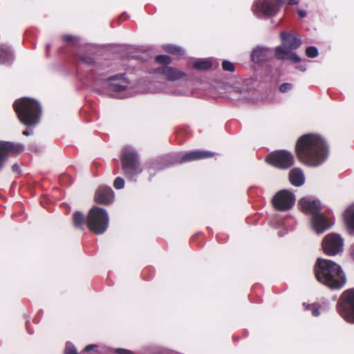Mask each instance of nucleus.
I'll return each instance as SVG.
<instances>
[{
  "label": "nucleus",
  "mask_w": 354,
  "mask_h": 354,
  "mask_svg": "<svg viewBox=\"0 0 354 354\" xmlns=\"http://www.w3.org/2000/svg\"><path fill=\"white\" fill-rule=\"evenodd\" d=\"M328 153V147L324 138L317 134H304L299 138L295 145L297 159L308 166L321 165L327 158Z\"/></svg>",
  "instance_id": "1"
},
{
  "label": "nucleus",
  "mask_w": 354,
  "mask_h": 354,
  "mask_svg": "<svg viewBox=\"0 0 354 354\" xmlns=\"http://www.w3.org/2000/svg\"><path fill=\"white\" fill-rule=\"evenodd\" d=\"M314 271L317 281L330 289H341L346 283V277L341 266L331 260L318 258Z\"/></svg>",
  "instance_id": "2"
},
{
  "label": "nucleus",
  "mask_w": 354,
  "mask_h": 354,
  "mask_svg": "<svg viewBox=\"0 0 354 354\" xmlns=\"http://www.w3.org/2000/svg\"><path fill=\"white\" fill-rule=\"evenodd\" d=\"M13 109L19 121L26 126L37 124L40 119L41 109L37 101L29 97H21L15 101Z\"/></svg>",
  "instance_id": "3"
},
{
  "label": "nucleus",
  "mask_w": 354,
  "mask_h": 354,
  "mask_svg": "<svg viewBox=\"0 0 354 354\" xmlns=\"http://www.w3.org/2000/svg\"><path fill=\"white\" fill-rule=\"evenodd\" d=\"M86 225L95 234H103L109 225V216L106 210L97 206L93 207L88 213Z\"/></svg>",
  "instance_id": "4"
},
{
  "label": "nucleus",
  "mask_w": 354,
  "mask_h": 354,
  "mask_svg": "<svg viewBox=\"0 0 354 354\" xmlns=\"http://www.w3.org/2000/svg\"><path fill=\"white\" fill-rule=\"evenodd\" d=\"M155 62L160 64V66L153 69L151 73L161 75L165 79L171 82L178 80L185 76V73L183 71L176 68L169 66L172 59L168 55H157L155 57Z\"/></svg>",
  "instance_id": "5"
},
{
  "label": "nucleus",
  "mask_w": 354,
  "mask_h": 354,
  "mask_svg": "<svg viewBox=\"0 0 354 354\" xmlns=\"http://www.w3.org/2000/svg\"><path fill=\"white\" fill-rule=\"evenodd\" d=\"M336 310L346 322L354 324V288L346 289L341 294Z\"/></svg>",
  "instance_id": "6"
},
{
  "label": "nucleus",
  "mask_w": 354,
  "mask_h": 354,
  "mask_svg": "<svg viewBox=\"0 0 354 354\" xmlns=\"http://www.w3.org/2000/svg\"><path fill=\"white\" fill-rule=\"evenodd\" d=\"M266 162L270 165L279 169L290 168L295 163L293 154L286 149L275 150L268 153Z\"/></svg>",
  "instance_id": "7"
},
{
  "label": "nucleus",
  "mask_w": 354,
  "mask_h": 354,
  "mask_svg": "<svg viewBox=\"0 0 354 354\" xmlns=\"http://www.w3.org/2000/svg\"><path fill=\"white\" fill-rule=\"evenodd\" d=\"M123 174L129 178H132L141 173L142 169L136 153L131 151L123 152L121 158Z\"/></svg>",
  "instance_id": "8"
},
{
  "label": "nucleus",
  "mask_w": 354,
  "mask_h": 354,
  "mask_svg": "<svg viewBox=\"0 0 354 354\" xmlns=\"http://www.w3.org/2000/svg\"><path fill=\"white\" fill-rule=\"evenodd\" d=\"M295 195L290 191L283 189L279 191L272 198L273 207L281 212L290 209L295 204Z\"/></svg>",
  "instance_id": "9"
},
{
  "label": "nucleus",
  "mask_w": 354,
  "mask_h": 354,
  "mask_svg": "<svg viewBox=\"0 0 354 354\" xmlns=\"http://www.w3.org/2000/svg\"><path fill=\"white\" fill-rule=\"evenodd\" d=\"M344 241L337 234H329L322 241V249L324 254L329 256H335L342 250Z\"/></svg>",
  "instance_id": "10"
},
{
  "label": "nucleus",
  "mask_w": 354,
  "mask_h": 354,
  "mask_svg": "<svg viewBox=\"0 0 354 354\" xmlns=\"http://www.w3.org/2000/svg\"><path fill=\"white\" fill-rule=\"evenodd\" d=\"M24 150L23 145L10 141H0V170L9 156L21 153Z\"/></svg>",
  "instance_id": "11"
},
{
  "label": "nucleus",
  "mask_w": 354,
  "mask_h": 354,
  "mask_svg": "<svg viewBox=\"0 0 354 354\" xmlns=\"http://www.w3.org/2000/svg\"><path fill=\"white\" fill-rule=\"evenodd\" d=\"M285 3V0H259L257 8L266 16L275 15L281 6Z\"/></svg>",
  "instance_id": "12"
},
{
  "label": "nucleus",
  "mask_w": 354,
  "mask_h": 354,
  "mask_svg": "<svg viewBox=\"0 0 354 354\" xmlns=\"http://www.w3.org/2000/svg\"><path fill=\"white\" fill-rule=\"evenodd\" d=\"M214 156L215 153L209 151L195 150L185 153L184 155L177 158L176 161L178 163L182 164L187 162L211 158Z\"/></svg>",
  "instance_id": "13"
},
{
  "label": "nucleus",
  "mask_w": 354,
  "mask_h": 354,
  "mask_svg": "<svg viewBox=\"0 0 354 354\" xmlns=\"http://www.w3.org/2000/svg\"><path fill=\"white\" fill-rule=\"evenodd\" d=\"M299 203L301 211L306 214L311 215L312 217L322 212V206L319 201L308 198H302Z\"/></svg>",
  "instance_id": "14"
},
{
  "label": "nucleus",
  "mask_w": 354,
  "mask_h": 354,
  "mask_svg": "<svg viewBox=\"0 0 354 354\" xmlns=\"http://www.w3.org/2000/svg\"><path fill=\"white\" fill-rule=\"evenodd\" d=\"M95 201L100 205H109L114 198V192L109 187H100L95 194Z\"/></svg>",
  "instance_id": "15"
},
{
  "label": "nucleus",
  "mask_w": 354,
  "mask_h": 354,
  "mask_svg": "<svg viewBox=\"0 0 354 354\" xmlns=\"http://www.w3.org/2000/svg\"><path fill=\"white\" fill-rule=\"evenodd\" d=\"M313 229L317 233H322L330 227L329 220L321 212L312 217Z\"/></svg>",
  "instance_id": "16"
},
{
  "label": "nucleus",
  "mask_w": 354,
  "mask_h": 354,
  "mask_svg": "<svg viewBox=\"0 0 354 354\" xmlns=\"http://www.w3.org/2000/svg\"><path fill=\"white\" fill-rule=\"evenodd\" d=\"M281 39L285 50H295L301 45V41L290 33L281 32Z\"/></svg>",
  "instance_id": "17"
},
{
  "label": "nucleus",
  "mask_w": 354,
  "mask_h": 354,
  "mask_svg": "<svg viewBox=\"0 0 354 354\" xmlns=\"http://www.w3.org/2000/svg\"><path fill=\"white\" fill-rule=\"evenodd\" d=\"M291 50L278 46L275 48V57L280 60L288 59L295 63L299 62L301 58L296 53L290 52Z\"/></svg>",
  "instance_id": "18"
},
{
  "label": "nucleus",
  "mask_w": 354,
  "mask_h": 354,
  "mask_svg": "<svg viewBox=\"0 0 354 354\" xmlns=\"http://www.w3.org/2000/svg\"><path fill=\"white\" fill-rule=\"evenodd\" d=\"M289 180L291 184L296 187L302 185L304 183L302 170L299 168L292 169L289 172Z\"/></svg>",
  "instance_id": "19"
},
{
  "label": "nucleus",
  "mask_w": 354,
  "mask_h": 354,
  "mask_svg": "<svg viewBox=\"0 0 354 354\" xmlns=\"http://www.w3.org/2000/svg\"><path fill=\"white\" fill-rule=\"evenodd\" d=\"M267 51L266 48L262 47H257L254 49L251 55L252 61L254 63L264 62L267 57Z\"/></svg>",
  "instance_id": "20"
},
{
  "label": "nucleus",
  "mask_w": 354,
  "mask_h": 354,
  "mask_svg": "<svg viewBox=\"0 0 354 354\" xmlns=\"http://www.w3.org/2000/svg\"><path fill=\"white\" fill-rule=\"evenodd\" d=\"M72 223L75 228L83 229L84 225L86 224V218L83 213L76 211L72 215Z\"/></svg>",
  "instance_id": "21"
},
{
  "label": "nucleus",
  "mask_w": 354,
  "mask_h": 354,
  "mask_svg": "<svg viewBox=\"0 0 354 354\" xmlns=\"http://www.w3.org/2000/svg\"><path fill=\"white\" fill-rule=\"evenodd\" d=\"M12 60V53L10 47L6 45L0 46V64H10Z\"/></svg>",
  "instance_id": "22"
},
{
  "label": "nucleus",
  "mask_w": 354,
  "mask_h": 354,
  "mask_svg": "<svg viewBox=\"0 0 354 354\" xmlns=\"http://www.w3.org/2000/svg\"><path fill=\"white\" fill-rule=\"evenodd\" d=\"M344 222L348 228L354 232V205L349 207L344 214Z\"/></svg>",
  "instance_id": "23"
},
{
  "label": "nucleus",
  "mask_w": 354,
  "mask_h": 354,
  "mask_svg": "<svg viewBox=\"0 0 354 354\" xmlns=\"http://www.w3.org/2000/svg\"><path fill=\"white\" fill-rule=\"evenodd\" d=\"M212 62L207 59H199L193 63V68L198 71H206L212 67Z\"/></svg>",
  "instance_id": "24"
},
{
  "label": "nucleus",
  "mask_w": 354,
  "mask_h": 354,
  "mask_svg": "<svg viewBox=\"0 0 354 354\" xmlns=\"http://www.w3.org/2000/svg\"><path fill=\"white\" fill-rule=\"evenodd\" d=\"M129 84V81H123V82H121L119 83L111 82L109 84V88L112 91L120 92V91H125L128 88Z\"/></svg>",
  "instance_id": "25"
},
{
  "label": "nucleus",
  "mask_w": 354,
  "mask_h": 354,
  "mask_svg": "<svg viewBox=\"0 0 354 354\" xmlns=\"http://www.w3.org/2000/svg\"><path fill=\"white\" fill-rule=\"evenodd\" d=\"M163 48L167 53L172 55H182L184 53V50L180 47L172 44L165 45Z\"/></svg>",
  "instance_id": "26"
},
{
  "label": "nucleus",
  "mask_w": 354,
  "mask_h": 354,
  "mask_svg": "<svg viewBox=\"0 0 354 354\" xmlns=\"http://www.w3.org/2000/svg\"><path fill=\"white\" fill-rule=\"evenodd\" d=\"M77 58L80 62L86 65L93 66L95 64L94 59L91 56L86 55H79Z\"/></svg>",
  "instance_id": "27"
},
{
  "label": "nucleus",
  "mask_w": 354,
  "mask_h": 354,
  "mask_svg": "<svg viewBox=\"0 0 354 354\" xmlns=\"http://www.w3.org/2000/svg\"><path fill=\"white\" fill-rule=\"evenodd\" d=\"M118 80L120 82L123 81H128L125 77V73H119L113 76H110L106 79L109 82Z\"/></svg>",
  "instance_id": "28"
},
{
  "label": "nucleus",
  "mask_w": 354,
  "mask_h": 354,
  "mask_svg": "<svg viewBox=\"0 0 354 354\" xmlns=\"http://www.w3.org/2000/svg\"><path fill=\"white\" fill-rule=\"evenodd\" d=\"M222 68L225 71L234 72L235 71V66L233 63L224 60L222 62Z\"/></svg>",
  "instance_id": "29"
},
{
  "label": "nucleus",
  "mask_w": 354,
  "mask_h": 354,
  "mask_svg": "<svg viewBox=\"0 0 354 354\" xmlns=\"http://www.w3.org/2000/svg\"><path fill=\"white\" fill-rule=\"evenodd\" d=\"M306 55L308 57L314 58L318 55V50L315 46H309L306 49Z\"/></svg>",
  "instance_id": "30"
},
{
  "label": "nucleus",
  "mask_w": 354,
  "mask_h": 354,
  "mask_svg": "<svg viewBox=\"0 0 354 354\" xmlns=\"http://www.w3.org/2000/svg\"><path fill=\"white\" fill-rule=\"evenodd\" d=\"M307 309L311 310L312 315L315 317H317L320 314L319 306L316 304L308 305Z\"/></svg>",
  "instance_id": "31"
},
{
  "label": "nucleus",
  "mask_w": 354,
  "mask_h": 354,
  "mask_svg": "<svg viewBox=\"0 0 354 354\" xmlns=\"http://www.w3.org/2000/svg\"><path fill=\"white\" fill-rule=\"evenodd\" d=\"M124 186V180L121 177H117L113 181V187L117 189H122Z\"/></svg>",
  "instance_id": "32"
},
{
  "label": "nucleus",
  "mask_w": 354,
  "mask_h": 354,
  "mask_svg": "<svg viewBox=\"0 0 354 354\" xmlns=\"http://www.w3.org/2000/svg\"><path fill=\"white\" fill-rule=\"evenodd\" d=\"M293 88V85L290 83H283L279 87V90L281 93H286L290 91Z\"/></svg>",
  "instance_id": "33"
},
{
  "label": "nucleus",
  "mask_w": 354,
  "mask_h": 354,
  "mask_svg": "<svg viewBox=\"0 0 354 354\" xmlns=\"http://www.w3.org/2000/svg\"><path fill=\"white\" fill-rule=\"evenodd\" d=\"M64 354H78L75 347L72 344H67L64 349Z\"/></svg>",
  "instance_id": "34"
},
{
  "label": "nucleus",
  "mask_w": 354,
  "mask_h": 354,
  "mask_svg": "<svg viewBox=\"0 0 354 354\" xmlns=\"http://www.w3.org/2000/svg\"><path fill=\"white\" fill-rule=\"evenodd\" d=\"M62 39L66 43H75L77 39L71 35H64L62 36Z\"/></svg>",
  "instance_id": "35"
},
{
  "label": "nucleus",
  "mask_w": 354,
  "mask_h": 354,
  "mask_svg": "<svg viewBox=\"0 0 354 354\" xmlns=\"http://www.w3.org/2000/svg\"><path fill=\"white\" fill-rule=\"evenodd\" d=\"M115 353L117 354H133L131 351L124 348H116Z\"/></svg>",
  "instance_id": "36"
},
{
  "label": "nucleus",
  "mask_w": 354,
  "mask_h": 354,
  "mask_svg": "<svg viewBox=\"0 0 354 354\" xmlns=\"http://www.w3.org/2000/svg\"><path fill=\"white\" fill-rule=\"evenodd\" d=\"M12 169L14 172H16V173H19L20 172V169H19V166L17 165V164H14L12 166Z\"/></svg>",
  "instance_id": "37"
},
{
  "label": "nucleus",
  "mask_w": 354,
  "mask_h": 354,
  "mask_svg": "<svg viewBox=\"0 0 354 354\" xmlns=\"http://www.w3.org/2000/svg\"><path fill=\"white\" fill-rule=\"evenodd\" d=\"M96 346L95 345H93V344H89L88 346H86L84 348V351L85 352H88L90 351H91L93 348H95Z\"/></svg>",
  "instance_id": "38"
},
{
  "label": "nucleus",
  "mask_w": 354,
  "mask_h": 354,
  "mask_svg": "<svg viewBox=\"0 0 354 354\" xmlns=\"http://www.w3.org/2000/svg\"><path fill=\"white\" fill-rule=\"evenodd\" d=\"M298 14L301 18H303V17H306V13L304 10H299Z\"/></svg>",
  "instance_id": "39"
},
{
  "label": "nucleus",
  "mask_w": 354,
  "mask_h": 354,
  "mask_svg": "<svg viewBox=\"0 0 354 354\" xmlns=\"http://www.w3.org/2000/svg\"><path fill=\"white\" fill-rule=\"evenodd\" d=\"M23 134H24V136H29V135L30 134V132L28 129H26V130H25V131H23Z\"/></svg>",
  "instance_id": "40"
},
{
  "label": "nucleus",
  "mask_w": 354,
  "mask_h": 354,
  "mask_svg": "<svg viewBox=\"0 0 354 354\" xmlns=\"http://www.w3.org/2000/svg\"><path fill=\"white\" fill-rule=\"evenodd\" d=\"M299 70L302 71H305V68L302 67V66H300L299 67Z\"/></svg>",
  "instance_id": "41"
},
{
  "label": "nucleus",
  "mask_w": 354,
  "mask_h": 354,
  "mask_svg": "<svg viewBox=\"0 0 354 354\" xmlns=\"http://www.w3.org/2000/svg\"><path fill=\"white\" fill-rule=\"evenodd\" d=\"M352 256H353V257L354 259V245L353 246Z\"/></svg>",
  "instance_id": "42"
}]
</instances>
